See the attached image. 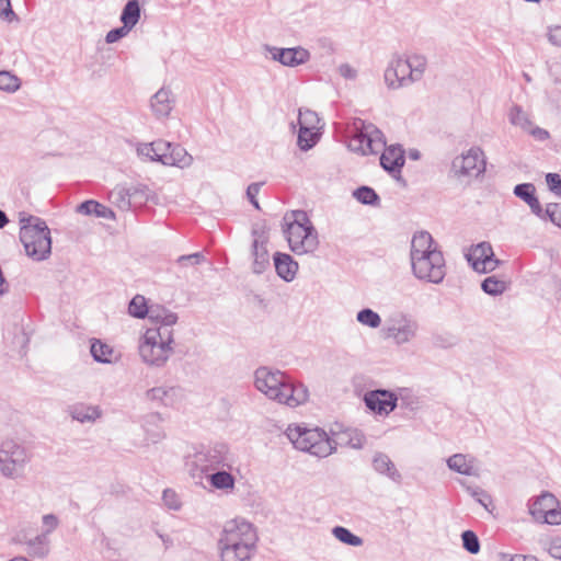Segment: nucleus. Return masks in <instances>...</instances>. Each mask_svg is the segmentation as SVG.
I'll return each mask as SVG.
<instances>
[{"label": "nucleus", "mask_w": 561, "mask_h": 561, "mask_svg": "<svg viewBox=\"0 0 561 561\" xmlns=\"http://www.w3.org/2000/svg\"><path fill=\"white\" fill-rule=\"evenodd\" d=\"M356 133L350 140V148L362 154H375L381 149L380 165L385 171L396 176L404 165V150L400 145L386 147V139L380 129L374 124L358 119L354 123Z\"/></svg>", "instance_id": "1"}, {"label": "nucleus", "mask_w": 561, "mask_h": 561, "mask_svg": "<svg viewBox=\"0 0 561 561\" xmlns=\"http://www.w3.org/2000/svg\"><path fill=\"white\" fill-rule=\"evenodd\" d=\"M255 388L268 399L295 408L308 399V389L302 383H295L280 370L259 367L254 373Z\"/></svg>", "instance_id": "2"}, {"label": "nucleus", "mask_w": 561, "mask_h": 561, "mask_svg": "<svg viewBox=\"0 0 561 561\" xmlns=\"http://www.w3.org/2000/svg\"><path fill=\"white\" fill-rule=\"evenodd\" d=\"M257 534L245 520L232 519L226 523L218 540L222 561H250L256 550Z\"/></svg>", "instance_id": "3"}, {"label": "nucleus", "mask_w": 561, "mask_h": 561, "mask_svg": "<svg viewBox=\"0 0 561 561\" xmlns=\"http://www.w3.org/2000/svg\"><path fill=\"white\" fill-rule=\"evenodd\" d=\"M284 222L283 232L295 254L302 255L317 250L319 245L318 233L306 211L294 210L286 214Z\"/></svg>", "instance_id": "4"}, {"label": "nucleus", "mask_w": 561, "mask_h": 561, "mask_svg": "<svg viewBox=\"0 0 561 561\" xmlns=\"http://www.w3.org/2000/svg\"><path fill=\"white\" fill-rule=\"evenodd\" d=\"M20 240L24 245L26 255L34 261H43L51 252L50 230L46 222L34 216L20 219Z\"/></svg>", "instance_id": "5"}, {"label": "nucleus", "mask_w": 561, "mask_h": 561, "mask_svg": "<svg viewBox=\"0 0 561 561\" xmlns=\"http://www.w3.org/2000/svg\"><path fill=\"white\" fill-rule=\"evenodd\" d=\"M286 436L295 448L317 457H327L335 449L328 434L319 427L288 426Z\"/></svg>", "instance_id": "6"}, {"label": "nucleus", "mask_w": 561, "mask_h": 561, "mask_svg": "<svg viewBox=\"0 0 561 561\" xmlns=\"http://www.w3.org/2000/svg\"><path fill=\"white\" fill-rule=\"evenodd\" d=\"M137 153L150 161H157L164 165H174L182 169L190 167L193 162V157L184 147L162 139L150 144H140L137 147Z\"/></svg>", "instance_id": "7"}, {"label": "nucleus", "mask_w": 561, "mask_h": 561, "mask_svg": "<svg viewBox=\"0 0 561 561\" xmlns=\"http://www.w3.org/2000/svg\"><path fill=\"white\" fill-rule=\"evenodd\" d=\"M32 459V454L20 440L5 438L0 444V473L11 480L24 477L25 468Z\"/></svg>", "instance_id": "8"}, {"label": "nucleus", "mask_w": 561, "mask_h": 561, "mask_svg": "<svg viewBox=\"0 0 561 561\" xmlns=\"http://www.w3.org/2000/svg\"><path fill=\"white\" fill-rule=\"evenodd\" d=\"M411 267L417 279L433 284L442 283L446 274L445 259L439 250L430 251L425 255L411 260Z\"/></svg>", "instance_id": "9"}, {"label": "nucleus", "mask_w": 561, "mask_h": 561, "mask_svg": "<svg viewBox=\"0 0 561 561\" xmlns=\"http://www.w3.org/2000/svg\"><path fill=\"white\" fill-rule=\"evenodd\" d=\"M419 322L404 312H394L386 320L385 333L397 345L412 342L419 332Z\"/></svg>", "instance_id": "10"}, {"label": "nucleus", "mask_w": 561, "mask_h": 561, "mask_svg": "<svg viewBox=\"0 0 561 561\" xmlns=\"http://www.w3.org/2000/svg\"><path fill=\"white\" fill-rule=\"evenodd\" d=\"M451 171L458 179L478 178L485 171L484 152L479 147L470 148L466 153L453 160Z\"/></svg>", "instance_id": "11"}, {"label": "nucleus", "mask_w": 561, "mask_h": 561, "mask_svg": "<svg viewBox=\"0 0 561 561\" xmlns=\"http://www.w3.org/2000/svg\"><path fill=\"white\" fill-rule=\"evenodd\" d=\"M139 355L142 362L152 367H163L173 354V347H167L157 341L153 333H145L139 343Z\"/></svg>", "instance_id": "12"}, {"label": "nucleus", "mask_w": 561, "mask_h": 561, "mask_svg": "<svg viewBox=\"0 0 561 561\" xmlns=\"http://www.w3.org/2000/svg\"><path fill=\"white\" fill-rule=\"evenodd\" d=\"M231 460L229 448L222 443L209 446L194 455V465L199 468L202 472L216 470L220 467L230 468Z\"/></svg>", "instance_id": "13"}, {"label": "nucleus", "mask_w": 561, "mask_h": 561, "mask_svg": "<svg viewBox=\"0 0 561 561\" xmlns=\"http://www.w3.org/2000/svg\"><path fill=\"white\" fill-rule=\"evenodd\" d=\"M530 514L549 525H561V508L558 499L550 492H542L530 505Z\"/></svg>", "instance_id": "14"}, {"label": "nucleus", "mask_w": 561, "mask_h": 561, "mask_svg": "<svg viewBox=\"0 0 561 561\" xmlns=\"http://www.w3.org/2000/svg\"><path fill=\"white\" fill-rule=\"evenodd\" d=\"M410 69L411 65H409L408 59L394 54L383 73L386 85L389 89L397 90L413 84L414 81H409Z\"/></svg>", "instance_id": "15"}, {"label": "nucleus", "mask_w": 561, "mask_h": 561, "mask_svg": "<svg viewBox=\"0 0 561 561\" xmlns=\"http://www.w3.org/2000/svg\"><path fill=\"white\" fill-rule=\"evenodd\" d=\"M264 49L272 55V59L287 67H297L306 64L310 54L302 47L278 48L265 45Z\"/></svg>", "instance_id": "16"}, {"label": "nucleus", "mask_w": 561, "mask_h": 561, "mask_svg": "<svg viewBox=\"0 0 561 561\" xmlns=\"http://www.w3.org/2000/svg\"><path fill=\"white\" fill-rule=\"evenodd\" d=\"M468 260L476 271L482 273L491 272L500 264V261L494 256L491 244L488 242L477 244L468 255Z\"/></svg>", "instance_id": "17"}, {"label": "nucleus", "mask_w": 561, "mask_h": 561, "mask_svg": "<svg viewBox=\"0 0 561 561\" xmlns=\"http://www.w3.org/2000/svg\"><path fill=\"white\" fill-rule=\"evenodd\" d=\"M366 407L378 414H389L397 407V396L383 389L367 392L364 398Z\"/></svg>", "instance_id": "18"}, {"label": "nucleus", "mask_w": 561, "mask_h": 561, "mask_svg": "<svg viewBox=\"0 0 561 561\" xmlns=\"http://www.w3.org/2000/svg\"><path fill=\"white\" fill-rule=\"evenodd\" d=\"M254 240L252 243L253 264L252 271L255 274H262L270 266V254L266 249L267 237L264 231L252 230Z\"/></svg>", "instance_id": "19"}, {"label": "nucleus", "mask_w": 561, "mask_h": 561, "mask_svg": "<svg viewBox=\"0 0 561 561\" xmlns=\"http://www.w3.org/2000/svg\"><path fill=\"white\" fill-rule=\"evenodd\" d=\"M69 416L81 424H93L103 416V410L100 405H93L85 402H76L67 408Z\"/></svg>", "instance_id": "20"}, {"label": "nucleus", "mask_w": 561, "mask_h": 561, "mask_svg": "<svg viewBox=\"0 0 561 561\" xmlns=\"http://www.w3.org/2000/svg\"><path fill=\"white\" fill-rule=\"evenodd\" d=\"M175 100L169 88H161L150 99V107L157 118H165L173 110Z\"/></svg>", "instance_id": "21"}, {"label": "nucleus", "mask_w": 561, "mask_h": 561, "mask_svg": "<svg viewBox=\"0 0 561 561\" xmlns=\"http://www.w3.org/2000/svg\"><path fill=\"white\" fill-rule=\"evenodd\" d=\"M447 467L460 474L478 477L479 468L476 466V459L469 455L455 454L447 459Z\"/></svg>", "instance_id": "22"}, {"label": "nucleus", "mask_w": 561, "mask_h": 561, "mask_svg": "<svg viewBox=\"0 0 561 561\" xmlns=\"http://www.w3.org/2000/svg\"><path fill=\"white\" fill-rule=\"evenodd\" d=\"M438 250L432 234L428 231H417L411 240L410 261L416 256L425 255L430 251Z\"/></svg>", "instance_id": "23"}, {"label": "nucleus", "mask_w": 561, "mask_h": 561, "mask_svg": "<svg viewBox=\"0 0 561 561\" xmlns=\"http://www.w3.org/2000/svg\"><path fill=\"white\" fill-rule=\"evenodd\" d=\"M274 266L277 275L285 282H291L298 271V263L289 254L282 252L274 254Z\"/></svg>", "instance_id": "24"}, {"label": "nucleus", "mask_w": 561, "mask_h": 561, "mask_svg": "<svg viewBox=\"0 0 561 561\" xmlns=\"http://www.w3.org/2000/svg\"><path fill=\"white\" fill-rule=\"evenodd\" d=\"M373 468L379 474L388 477L393 482L400 483L402 480L401 473L397 470L394 463L388 455L383 453H376L373 457Z\"/></svg>", "instance_id": "25"}, {"label": "nucleus", "mask_w": 561, "mask_h": 561, "mask_svg": "<svg viewBox=\"0 0 561 561\" xmlns=\"http://www.w3.org/2000/svg\"><path fill=\"white\" fill-rule=\"evenodd\" d=\"M141 8L138 0H128L121 13V22L125 27L133 30L139 22Z\"/></svg>", "instance_id": "26"}, {"label": "nucleus", "mask_w": 561, "mask_h": 561, "mask_svg": "<svg viewBox=\"0 0 561 561\" xmlns=\"http://www.w3.org/2000/svg\"><path fill=\"white\" fill-rule=\"evenodd\" d=\"M77 209L80 214L94 215L98 218H105V219H114L115 218V214L111 208H108L105 205H103L96 201H93V199H89V201L81 203Z\"/></svg>", "instance_id": "27"}, {"label": "nucleus", "mask_w": 561, "mask_h": 561, "mask_svg": "<svg viewBox=\"0 0 561 561\" xmlns=\"http://www.w3.org/2000/svg\"><path fill=\"white\" fill-rule=\"evenodd\" d=\"M176 394L174 387H154L146 391V398L153 402H159L163 405H169L173 402Z\"/></svg>", "instance_id": "28"}, {"label": "nucleus", "mask_w": 561, "mask_h": 561, "mask_svg": "<svg viewBox=\"0 0 561 561\" xmlns=\"http://www.w3.org/2000/svg\"><path fill=\"white\" fill-rule=\"evenodd\" d=\"M508 121L512 125L519 127L524 131L531 127L533 122L529 114L520 105H513L508 112Z\"/></svg>", "instance_id": "29"}, {"label": "nucleus", "mask_w": 561, "mask_h": 561, "mask_svg": "<svg viewBox=\"0 0 561 561\" xmlns=\"http://www.w3.org/2000/svg\"><path fill=\"white\" fill-rule=\"evenodd\" d=\"M526 204L529 206L531 213L534 215H536L538 218H540L542 220L554 221L553 216H554V211L557 209V203H549L546 206V209H543L538 197L534 196Z\"/></svg>", "instance_id": "30"}, {"label": "nucleus", "mask_w": 561, "mask_h": 561, "mask_svg": "<svg viewBox=\"0 0 561 561\" xmlns=\"http://www.w3.org/2000/svg\"><path fill=\"white\" fill-rule=\"evenodd\" d=\"M526 204L529 206L531 213L534 215H536L538 218H540L542 220L554 221L553 216H554V211L557 209V203H549L546 206V209H543L538 197L534 196Z\"/></svg>", "instance_id": "31"}, {"label": "nucleus", "mask_w": 561, "mask_h": 561, "mask_svg": "<svg viewBox=\"0 0 561 561\" xmlns=\"http://www.w3.org/2000/svg\"><path fill=\"white\" fill-rule=\"evenodd\" d=\"M90 352L95 362L103 364L112 363L114 350L110 345L102 343L99 340H95L91 344Z\"/></svg>", "instance_id": "32"}, {"label": "nucleus", "mask_w": 561, "mask_h": 561, "mask_svg": "<svg viewBox=\"0 0 561 561\" xmlns=\"http://www.w3.org/2000/svg\"><path fill=\"white\" fill-rule=\"evenodd\" d=\"M407 59L409 65H411L409 81H420L427 67L426 58L423 55L414 54L407 57Z\"/></svg>", "instance_id": "33"}, {"label": "nucleus", "mask_w": 561, "mask_h": 561, "mask_svg": "<svg viewBox=\"0 0 561 561\" xmlns=\"http://www.w3.org/2000/svg\"><path fill=\"white\" fill-rule=\"evenodd\" d=\"M208 481L211 486L218 490L233 489L234 478L226 470H217L208 476Z\"/></svg>", "instance_id": "34"}, {"label": "nucleus", "mask_w": 561, "mask_h": 561, "mask_svg": "<svg viewBox=\"0 0 561 561\" xmlns=\"http://www.w3.org/2000/svg\"><path fill=\"white\" fill-rule=\"evenodd\" d=\"M28 553L33 557H45L49 551V540L46 534L37 535L27 541Z\"/></svg>", "instance_id": "35"}, {"label": "nucleus", "mask_w": 561, "mask_h": 561, "mask_svg": "<svg viewBox=\"0 0 561 561\" xmlns=\"http://www.w3.org/2000/svg\"><path fill=\"white\" fill-rule=\"evenodd\" d=\"M125 195L128 197L127 205L131 203L142 204L149 198V188L146 185H130L123 190Z\"/></svg>", "instance_id": "36"}, {"label": "nucleus", "mask_w": 561, "mask_h": 561, "mask_svg": "<svg viewBox=\"0 0 561 561\" xmlns=\"http://www.w3.org/2000/svg\"><path fill=\"white\" fill-rule=\"evenodd\" d=\"M332 534L337 540L345 545L352 547H359L363 545V539L359 536L353 534L350 529L343 526H335L332 529Z\"/></svg>", "instance_id": "37"}, {"label": "nucleus", "mask_w": 561, "mask_h": 561, "mask_svg": "<svg viewBox=\"0 0 561 561\" xmlns=\"http://www.w3.org/2000/svg\"><path fill=\"white\" fill-rule=\"evenodd\" d=\"M353 196L364 205L376 206L380 202V198L375 190L365 185L356 188L353 193Z\"/></svg>", "instance_id": "38"}, {"label": "nucleus", "mask_w": 561, "mask_h": 561, "mask_svg": "<svg viewBox=\"0 0 561 561\" xmlns=\"http://www.w3.org/2000/svg\"><path fill=\"white\" fill-rule=\"evenodd\" d=\"M146 298L141 295H136L128 305V313L137 319H144L149 313Z\"/></svg>", "instance_id": "39"}, {"label": "nucleus", "mask_w": 561, "mask_h": 561, "mask_svg": "<svg viewBox=\"0 0 561 561\" xmlns=\"http://www.w3.org/2000/svg\"><path fill=\"white\" fill-rule=\"evenodd\" d=\"M21 87V80L19 77L13 75L10 71L2 70L0 71V90L8 92V93H14L18 91Z\"/></svg>", "instance_id": "40"}, {"label": "nucleus", "mask_w": 561, "mask_h": 561, "mask_svg": "<svg viewBox=\"0 0 561 561\" xmlns=\"http://www.w3.org/2000/svg\"><path fill=\"white\" fill-rule=\"evenodd\" d=\"M299 128L306 127L307 129L316 131L320 123V118L314 111L309 108H300L298 116Z\"/></svg>", "instance_id": "41"}, {"label": "nucleus", "mask_w": 561, "mask_h": 561, "mask_svg": "<svg viewBox=\"0 0 561 561\" xmlns=\"http://www.w3.org/2000/svg\"><path fill=\"white\" fill-rule=\"evenodd\" d=\"M356 320L371 329H377L381 324L380 316L370 308L359 310L356 314Z\"/></svg>", "instance_id": "42"}, {"label": "nucleus", "mask_w": 561, "mask_h": 561, "mask_svg": "<svg viewBox=\"0 0 561 561\" xmlns=\"http://www.w3.org/2000/svg\"><path fill=\"white\" fill-rule=\"evenodd\" d=\"M318 141L317 133L306 127H300L298 133L297 144L302 151H308Z\"/></svg>", "instance_id": "43"}, {"label": "nucleus", "mask_w": 561, "mask_h": 561, "mask_svg": "<svg viewBox=\"0 0 561 561\" xmlns=\"http://www.w3.org/2000/svg\"><path fill=\"white\" fill-rule=\"evenodd\" d=\"M145 333H153V335L157 337V341L160 340V342L163 343L167 347H172L174 342L172 327L158 325L156 328L147 329Z\"/></svg>", "instance_id": "44"}, {"label": "nucleus", "mask_w": 561, "mask_h": 561, "mask_svg": "<svg viewBox=\"0 0 561 561\" xmlns=\"http://www.w3.org/2000/svg\"><path fill=\"white\" fill-rule=\"evenodd\" d=\"M482 290L491 296L501 295L506 289V284L495 276H489L481 283Z\"/></svg>", "instance_id": "45"}, {"label": "nucleus", "mask_w": 561, "mask_h": 561, "mask_svg": "<svg viewBox=\"0 0 561 561\" xmlns=\"http://www.w3.org/2000/svg\"><path fill=\"white\" fill-rule=\"evenodd\" d=\"M467 491L480 505H482L488 512H491L493 502L491 495L486 491L479 486H467Z\"/></svg>", "instance_id": "46"}, {"label": "nucleus", "mask_w": 561, "mask_h": 561, "mask_svg": "<svg viewBox=\"0 0 561 561\" xmlns=\"http://www.w3.org/2000/svg\"><path fill=\"white\" fill-rule=\"evenodd\" d=\"M462 546L463 548L472 554H476L480 551V541L478 536L472 530H465L461 534Z\"/></svg>", "instance_id": "47"}, {"label": "nucleus", "mask_w": 561, "mask_h": 561, "mask_svg": "<svg viewBox=\"0 0 561 561\" xmlns=\"http://www.w3.org/2000/svg\"><path fill=\"white\" fill-rule=\"evenodd\" d=\"M513 193L516 197L527 203L536 196V187L533 183H520L515 185Z\"/></svg>", "instance_id": "48"}, {"label": "nucleus", "mask_w": 561, "mask_h": 561, "mask_svg": "<svg viewBox=\"0 0 561 561\" xmlns=\"http://www.w3.org/2000/svg\"><path fill=\"white\" fill-rule=\"evenodd\" d=\"M162 501L168 508L173 511H179L182 506V502L178 493L172 489H165L163 491Z\"/></svg>", "instance_id": "49"}, {"label": "nucleus", "mask_w": 561, "mask_h": 561, "mask_svg": "<svg viewBox=\"0 0 561 561\" xmlns=\"http://www.w3.org/2000/svg\"><path fill=\"white\" fill-rule=\"evenodd\" d=\"M205 255L202 252H195L192 254L181 255L178 257L176 262L178 264L182 266L191 265H199L203 262H205Z\"/></svg>", "instance_id": "50"}, {"label": "nucleus", "mask_w": 561, "mask_h": 561, "mask_svg": "<svg viewBox=\"0 0 561 561\" xmlns=\"http://www.w3.org/2000/svg\"><path fill=\"white\" fill-rule=\"evenodd\" d=\"M546 183L550 192L561 197V175L558 173H547Z\"/></svg>", "instance_id": "51"}, {"label": "nucleus", "mask_w": 561, "mask_h": 561, "mask_svg": "<svg viewBox=\"0 0 561 561\" xmlns=\"http://www.w3.org/2000/svg\"><path fill=\"white\" fill-rule=\"evenodd\" d=\"M130 31H131L130 28H128V27L126 28L125 25L122 24V26L113 28L107 32V34L105 36V42L107 44L116 43L117 41L127 36Z\"/></svg>", "instance_id": "52"}, {"label": "nucleus", "mask_w": 561, "mask_h": 561, "mask_svg": "<svg viewBox=\"0 0 561 561\" xmlns=\"http://www.w3.org/2000/svg\"><path fill=\"white\" fill-rule=\"evenodd\" d=\"M44 531L42 534H46V537L48 538V535L53 533L59 525V519L55 514H46L42 518Z\"/></svg>", "instance_id": "53"}, {"label": "nucleus", "mask_w": 561, "mask_h": 561, "mask_svg": "<svg viewBox=\"0 0 561 561\" xmlns=\"http://www.w3.org/2000/svg\"><path fill=\"white\" fill-rule=\"evenodd\" d=\"M0 15L8 22L18 20V15L12 9L11 0H0Z\"/></svg>", "instance_id": "54"}, {"label": "nucleus", "mask_w": 561, "mask_h": 561, "mask_svg": "<svg viewBox=\"0 0 561 561\" xmlns=\"http://www.w3.org/2000/svg\"><path fill=\"white\" fill-rule=\"evenodd\" d=\"M548 552L552 558L561 560V537L551 539Z\"/></svg>", "instance_id": "55"}, {"label": "nucleus", "mask_w": 561, "mask_h": 561, "mask_svg": "<svg viewBox=\"0 0 561 561\" xmlns=\"http://www.w3.org/2000/svg\"><path fill=\"white\" fill-rule=\"evenodd\" d=\"M339 73L348 80H355L357 77V70L350 64H342L339 66Z\"/></svg>", "instance_id": "56"}, {"label": "nucleus", "mask_w": 561, "mask_h": 561, "mask_svg": "<svg viewBox=\"0 0 561 561\" xmlns=\"http://www.w3.org/2000/svg\"><path fill=\"white\" fill-rule=\"evenodd\" d=\"M163 310H164V308L161 306H151L149 308V313L147 317L152 322H156L157 324L161 325V322L163 320V316H162Z\"/></svg>", "instance_id": "57"}, {"label": "nucleus", "mask_w": 561, "mask_h": 561, "mask_svg": "<svg viewBox=\"0 0 561 561\" xmlns=\"http://www.w3.org/2000/svg\"><path fill=\"white\" fill-rule=\"evenodd\" d=\"M526 131L529 133L534 138H536L539 141H545V140L549 139V137H550V134L548 130H546L541 127H538V126L531 125V127H529V129H527Z\"/></svg>", "instance_id": "58"}, {"label": "nucleus", "mask_w": 561, "mask_h": 561, "mask_svg": "<svg viewBox=\"0 0 561 561\" xmlns=\"http://www.w3.org/2000/svg\"><path fill=\"white\" fill-rule=\"evenodd\" d=\"M548 38L551 44L561 46V26L550 27Z\"/></svg>", "instance_id": "59"}, {"label": "nucleus", "mask_w": 561, "mask_h": 561, "mask_svg": "<svg viewBox=\"0 0 561 561\" xmlns=\"http://www.w3.org/2000/svg\"><path fill=\"white\" fill-rule=\"evenodd\" d=\"M162 316L163 320L161 322V325L173 327L178 321V314L165 308L162 312Z\"/></svg>", "instance_id": "60"}, {"label": "nucleus", "mask_w": 561, "mask_h": 561, "mask_svg": "<svg viewBox=\"0 0 561 561\" xmlns=\"http://www.w3.org/2000/svg\"><path fill=\"white\" fill-rule=\"evenodd\" d=\"M263 183H251L247 188V197L249 202L256 199L257 194L260 193L261 186Z\"/></svg>", "instance_id": "61"}, {"label": "nucleus", "mask_w": 561, "mask_h": 561, "mask_svg": "<svg viewBox=\"0 0 561 561\" xmlns=\"http://www.w3.org/2000/svg\"><path fill=\"white\" fill-rule=\"evenodd\" d=\"M146 431H147V439L150 440L153 444L160 442L164 437V434L160 430L159 431H154V432H150L147 428Z\"/></svg>", "instance_id": "62"}, {"label": "nucleus", "mask_w": 561, "mask_h": 561, "mask_svg": "<svg viewBox=\"0 0 561 561\" xmlns=\"http://www.w3.org/2000/svg\"><path fill=\"white\" fill-rule=\"evenodd\" d=\"M156 534L162 540L165 550L173 546V539L169 535L163 534L160 530H156Z\"/></svg>", "instance_id": "63"}, {"label": "nucleus", "mask_w": 561, "mask_h": 561, "mask_svg": "<svg viewBox=\"0 0 561 561\" xmlns=\"http://www.w3.org/2000/svg\"><path fill=\"white\" fill-rule=\"evenodd\" d=\"M508 561H538L535 556L514 554Z\"/></svg>", "instance_id": "64"}]
</instances>
